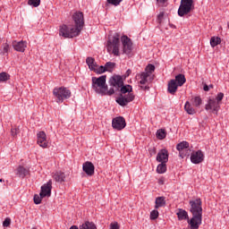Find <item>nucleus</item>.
Masks as SVG:
<instances>
[{
	"instance_id": "f257e3e1",
	"label": "nucleus",
	"mask_w": 229,
	"mask_h": 229,
	"mask_svg": "<svg viewBox=\"0 0 229 229\" xmlns=\"http://www.w3.org/2000/svg\"><path fill=\"white\" fill-rule=\"evenodd\" d=\"M72 21L74 22V26H67L63 24L59 29L60 37H64V38H73V37H78L80 33H81V30L85 26V19L83 17V13L76 12L72 15Z\"/></svg>"
},
{
	"instance_id": "f03ea898",
	"label": "nucleus",
	"mask_w": 229,
	"mask_h": 229,
	"mask_svg": "<svg viewBox=\"0 0 229 229\" xmlns=\"http://www.w3.org/2000/svg\"><path fill=\"white\" fill-rule=\"evenodd\" d=\"M133 91V88L130 84L124 85V83L120 87L117 92H120L118 98H116V103L120 105V106H126L128 103H131L133 99H135V95L131 93Z\"/></svg>"
},
{
	"instance_id": "7ed1b4c3",
	"label": "nucleus",
	"mask_w": 229,
	"mask_h": 229,
	"mask_svg": "<svg viewBox=\"0 0 229 229\" xmlns=\"http://www.w3.org/2000/svg\"><path fill=\"white\" fill-rule=\"evenodd\" d=\"M190 212L192 214L191 221H203V208H201V199L190 200Z\"/></svg>"
},
{
	"instance_id": "20e7f679",
	"label": "nucleus",
	"mask_w": 229,
	"mask_h": 229,
	"mask_svg": "<svg viewBox=\"0 0 229 229\" xmlns=\"http://www.w3.org/2000/svg\"><path fill=\"white\" fill-rule=\"evenodd\" d=\"M92 89L100 96H105L108 85H106V75H102L100 77H92Z\"/></svg>"
},
{
	"instance_id": "39448f33",
	"label": "nucleus",
	"mask_w": 229,
	"mask_h": 229,
	"mask_svg": "<svg viewBox=\"0 0 229 229\" xmlns=\"http://www.w3.org/2000/svg\"><path fill=\"white\" fill-rule=\"evenodd\" d=\"M120 37L119 33H115L113 36V38L107 41V51L108 53L114 55V56H119L121 55L119 52Z\"/></svg>"
},
{
	"instance_id": "423d86ee",
	"label": "nucleus",
	"mask_w": 229,
	"mask_h": 229,
	"mask_svg": "<svg viewBox=\"0 0 229 229\" xmlns=\"http://www.w3.org/2000/svg\"><path fill=\"white\" fill-rule=\"evenodd\" d=\"M53 94L56 98V103H64V99L71 98V90L65 87L55 88Z\"/></svg>"
},
{
	"instance_id": "0eeeda50",
	"label": "nucleus",
	"mask_w": 229,
	"mask_h": 229,
	"mask_svg": "<svg viewBox=\"0 0 229 229\" xmlns=\"http://www.w3.org/2000/svg\"><path fill=\"white\" fill-rule=\"evenodd\" d=\"M194 1L192 0H181V4L178 9L179 17H183L184 15H188L191 13L192 9L194 8Z\"/></svg>"
},
{
	"instance_id": "6e6552de",
	"label": "nucleus",
	"mask_w": 229,
	"mask_h": 229,
	"mask_svg": "<svg viewBox=\"0 0 229 229\" xmlns=\"http://www.w3.org/2000/svg\"><path fill=\"white\" fill-rule=\"evenodd\" d=\"M122 44H123V55H131V51H133V43L131 39L128 38V36H123L121 38Z\"/></svg>"
},
{
	"instance_id": "1a4fd4ad",
	"label": "nucleus",
	"mask_w": 229,
	"mask_h": 229,
	"mask_svg": "<svg viewBox=\"0 0 229 229\" xmlns=\"http://www.w3.org/2000/svg\"><path fill=\"white\" fill-rule=\"evenodd\" d=\"M205 108L208 112H211V114H215L216 115H217L219 108H221V105L219 104V102H216L215 98H209Z\"/></svg>"
},
{
	"instance_id": "9d476101",
	"label": "nucleus",
	"mask_w": 229,
	"mask_h": 229,
	"mask_svg": "<svg viewBox=\"0 0 229 229\" xmlns=\"http://www.w3.org/2000/svg\"><path fill=\"white\" fill-rule=\"evenodd\" d=\"M123 83L124 81L121 75H114L109 79V85L114 87L116 92L121 89V87H123Z\"/></svg>"
},
{
	"instance_id": "9b49d317",
	"label": "nucleus",
	"mask_w": 229,
	"mask_h": 229,
	"mask_svg": "<svg viewBox=\"0 0 229 229\" xmlns=\"http://www.w3.org/2000/svg\"><path fill=\"white\" fill-rule=\"evenodd\" d=\"M112 126L114 130H124L126 128V120L123 116H118L113 119Z\"/></svg>"
},
{
	"instance_id": "f8f14e48",
	"label": "nucleus",
	"mask_w": 229,
	"mask_h": 229,
	"mask_svg": "<svg viewBox=\"0 0 229 229\" xmlns=\"http://www.w3.org/2000/svg\"><path fill=\"white\" fill-rule=\"evenodd\" d=\"M53 189V182L49 180L47 183L41 186L39 196L41 198H51V190Z\"/></svg>"
},
{
	"instance_id": "ddd939ff",
	"label": "nucleus",
	"mask_w": 229,
	"mask_h": 229,
	"mask_svg": "<svg viewBox=\"0 0 229 229\" xmlns=\"http://www.w3.org/2000/svg\"><path fill=\"white\" fill-rule=\"evenodd\" d=\"M12 44L14 51H18V53H24V51H26V48L28 47V42L24 40L18 42L16 40H13Z\"/></svg>"
},
{
	"instance_id": "4468645a",
	"label": "nucleus",
	"mask_w": 229,
	"mask_h": 229,
	"mask_svg": "<svg viewBox=\"0 0 229 229\" xmlns=\"http://www.w3.org/2000/svg\"><path fill=\"white\" fill-rule=\"evenodd\" d=\"M203 160H205V155H203V152L201 150L191 153V162L192 164H201Z\"/></svg>"
},
{
	"instance_id": "2eb2a0df",
	"label": "nucleus",
	"mask_w": 229,
	"mask_h": 229,
	"mask_svg": "<svg viewBox=\"0 0 229 229\" xmlns=\"http://www.w3.org/2000/svg\"><path fill=\"white\" fill-rule=\"evenodd\" d=\"M96 167L90 161H87L82 165V171L86 173L88 176H94V171Z\"/></svg>"
},
{
	"instance_id": "dca6fc26",
	"label": "nucleus",
	"mask_w": 229,
	"mask_h": 229,
	"mask_svg": "<svg viewBox=\"0 0 229 229\" xmlns=\"http://www.w3.org/2000/svg\"><path fill=\"white\" fill-rule=\"evenodd\" d=\"M156 160L160 163L167 164L169 162V152L167 149H161L156 157Z\"/></svg>"
},
{
	"instance_id": "f3484780",
	"label": "nucleus",
	"mask_w": 229,
	"mask_h": 229,
	"mask_svg": "<svg viewBox=\"0 0 229 229\" xmlns=\"http://www.w3.org/2000/svg\"><path fill=\"white\" fill-rule=\"evenodd\" d=\"M37 137L38 146H40V148H47V138L46 132L41 131L38 132Z\"/></svg>"
},
{
	"instance_id": "a211bd4d",
	"label": "nucleus",
	"mask_w": 229,
	"mask_h": 229,
	"mask_svg": "<svg viewBox=\"0 0 229 229\" xmlns=\"http://www.w3.org/2000/svg\"><path fill=\"white\" fill-rule=\"evenodd\" d=\"M178 87L180 86L176 84V81H174V79L170 80L167 84L168 94L174 96V94H176V92L178 91Z\"/></svg>"
},
{
	"instance_id": "6ab92c4d",
	"label": "nucleus",
	"mask_w": 229,
	"mask_h": 229,
	"mask_svg": "<svg viewBox=\"0 0 229 229\" xmlns=\"http://www.w3.org/2000/svg\"><path fill=\"white\" fill-rule=\"evenodd\" d=\"M176 216L179 221H184V220H187L188 222L191 221V219H189V213H187L185 209L179 208L176 213Z\"/></svg>"
},
{
	"instance_id": "aec40b11",
	"label": "nucleus",
	"mask_w": 229,
	"mask_h": 229,
	"mask_svg": "<svg viewBox=\"0 0 229 229\" xmlns=\"http://www.w3.org/2000/svg\"><path fill=\"white\" fill-rule=\"evenodd\" d=\"M174 81L179 86L183 87L185 84V81H187V79H185V75L182 73H179L175 76V79H174Z\"/></svg>"
},
{
	"instance_id": "412c9836",
	"label": "nucleus",
	"mask_w": 229,
	"mask_h": 229,
	"mask_svg": "<svg viewBox=\"0 0 229 229\" xmlns=\"http://www.w3.org/2000/svg\"><path fill=\"white\" fill-rule=\"evenodd\" d=\"M53 178L58 183H62V182H65V174L63 172H55L53 174Z\"/></svg>"
},
{
	"instance_id": "4be33fe9",
	"label": "nucleus",
	"mask_w": 229,
	"mask_h": 229,
	"mask_svg": "<svg viewBox=\"0 0 229 229\" xmlns=\"http://www.w3.org/2000/svg\"><path fill=\"white\" fill-rule=\"evenodd\" d=\"M86 64L90 71H96V67H98V64H96V59H94L93 57H87Z\"/></svg>"
},
{
	"instance_id": "5701e85b",
	"label": "nucleus",
	"mask_w": 229,
	"mask_h": 229,
	"mask_svg": "<svg viewBox=\"0 0 229 229\" xmlns=\"http://www.w3.org/2000/svg\"><path fill=\"white\" fill-rule=\"evenodd\" d=\"M17 174L20 178H24L30 174V170L26 169L24 166L20 165L17 168Z\"/></svg>"
},
{
	"instance_id": "b1692460",
	"label": "nucleus",
	"mask_w": 229,
	"mask_h": 229,
	"mask_svg": "<svg viewBox=\"0 0 229 229\" xmlns=\"http://www.w3.org/2000/svg\"><path fill=\"white\" fill-rule=\"evenodd\" d=\"M155 208L165 207V197H157L155 201Z\"/></svg>"
},
{
	"instance_id": "393cba45",
	"label": "nucleus",
	"mask_w": 229,
	"mask_h": 229,
	"mask_svg": "<svg viewBox=\"0 0 229 229\" xmlns=\"http://www.w3.org/2000/svg\"><path fill=\"white\" fill-rule=\"evenodd\" d=\"M184 110L189 114V115H194L196 114V109L192 107L190 101H187L184 105Z\"/></svg>"
},
{
	"instance_id": "a878e982",
	"label": "nucleus",
	"mask_w": 229,
	"mask_h": 229,
	"mask_svg": "<svg viewBox=\"0 0 229 229\" xmlns=\"http://www.w3.org/2000/svg\"><path fill=\"white\" fill-rule=\"evenodd\" d=\"M191 105H193V106L199 108V106H201V104L203 103V100L201 99V97H192L191 99Z\"/></svg>"
},
{
	"instance_id": "bb28decb",
	"label": "nucleus",
	"mask_w": 229,
	"mask_h": 229,
	"mask_svg": "<svg viewBox=\"0 0 229 229\" xmlns=\"http://www.w3.org/2000/svg\"><path fill=\"white\" fill-rule=\"evenodd\" d=\"M80 229H98V227L94 222L86 221L81 225H80Z\"/></svg>"
},
{
	"instance_id": "cd10ccee",
	"label": "nucleus",
	"mask_w": 229,
	"mask_h": 229,
	"mask_svg": "<svg viewBox=\"0 0 229 229\" xmlns=\"http://www.w3.org/2000/svg\"><path fill=\"white\" fill-rule=\"evenodd\" d=\"M167 171V165L166 163H160L157 167V173L158 174H164Z\"/></svg>"
},
{
	"instance_id": "c85d7f7f",
	"label": "nucleus",
	"mask_w": 229,
	"mask_h": 229,
	"mask_svg": "<svg viewBox=\"0 0 229 229\" xmlns=\"http://www.w3.org/2000/svg\"><path fill=\"white\" fill-rule=\"evenodd\" d=\"M201 221L188 220V225H190L191 229H199V226H201Z\"/></svg>"
},
{
	"instance_id": "c756f323",
	"label": "nucleus",
	"mask_w": 229,
	"mask_h": 229,
	"mask_svg": "<svg viewBox=\"0 0 229 229\" xmlns=\"http://www.w3.org/2000/svg\"><path fill=\"white\" fill-rule=\"evenodd\" d=\"M176 149L182 153L183 149H189V142L187 141H182L176 146Z\"/></svg>"
},
{
	"instance_id": "7c9ffc66",
	"label": "nucleus",
	"mask_w": 229,
	"mask_h": 229,
	"mask_svg": "<svg viewBox=\"0 0 229 229\" xmlns=\"http://www.w3.org/2000/svg\"><path fill=\"white\" fill-rule=\"evenodd\" d=\"M148 78H149V73L146 72H141L140 81V85H146V83H148Z\"/></svg>"
},
{
	"instance_id": "2f4dec72",
	"label": "nucleus",
	"mask_w": 229,
	"mask_h": 229,
	"mask_svg": "<svg viewBox=\"0 0 229 229\" xmlns=\"http://www.w3.org/2000/svg\"><path fill=\"white\" fill-rule=\"evenodd\" d=\"M221 44V38L219 37H212L210 38V46L211 47H216V46H219Z\"/></svg>"
},
{
	"instance_id": "473e14b6",
	"label": "nucleus",
	"mask_w": 229,
	"mask_h": 229,
	"mask_svg": "<svg viewBox=\"0 0 229 229\" xmlns=\"http://www.w3.org/2000/svg\"><path fill=\"white\" fill-rule=\"evenodd\" d=\"M105 68L106 69V72H114V69H115V63L107 62L105 64Z\"/></svg>"
},
{
	"instance_id": "72a5a7b5",
	"label": "nucleus",
	"mask_w": 229,
	"mask_h": 229,
	"mask_svg": "<svg viewBox=\"0 0 229 229\" xmlns=\"http://www.w3.org/2000/svg\"><path fill=\"white\" fill-rule=\"evenodd\" d=\"M165 135H166L165 130L164 129L157 130L156 133V137L157 139H159V140H164V138L165 137Z\"/></svg>"
},
{
	"instance_id": "f704fd0d",
	"label": "nucleus",
	"mask_w": 229,
	"mask_h": 229,
	"mask_svg": "<svg viewBox=\"0 0 229 229\" xmlns=\"http://www.w3.org/2000/svg\"><path fill=\"white\" fill-rule=\"evenodd\" d=\"M8 51H10V45L8 43L3 44L2 49H1V55L4 56V55H8Z\"/></svg>"
},
{
	"instance_id": "c9c22d12",
	"label": "nucleus",
	"mask_w": 229,
	"mask_h": 229,
	"mask_svg": "<svg viewBox=\"0 0 229 229\" xmlns=\"http://www.w3.org/2000/svg\"><path fill=\"white\" fill-rule=\"evenodd\" d=\"M10 80V75L6 73L5 72H3L0 73V83H3L4 81H8Z\"/></svg>"
},
{
	"instance_id": "e433bc0d",
	"label": "nucleus",
	"mask_w": 229,
	"mask_h": 229,
	"mask_svg": "<svg viewBox=\"0 0 229 229\" xmlns=\"http://www.w3.org/2000/svg\"><path fill=\"white\" fill-rule=\"evenodd\" d=\"M28 4L30 6H34V8H37L38 6H40V0H29Z\"/></svg>"
},
{
	"instance_id": "4c0bfd02",
	"label": "nucleus",
	"mask_w": 229,
	"mask_h": 229,
	"mask_svg": "<svg viewBox=\"0 0 229 229\" xmlns=\"http://www.w3.org/2000/svg\"><path fill=\"white\" fill-rule=\"evenodd\" d=\"M21 133V129L19 127H13L11 129V135L12 137H17Z\"/></svg>"
},
{
	"instance_id": "58836bf2",
	"label": "nucleus",
	"mask_w": 229,
	"mask_h": 229,
	"mask_svg": "<svg viewBox=\"0 0 229 229\" xmlns=\"http://www.w3.org/2000/svg\"><path fill=\"white\" fill-rule=\"evenodd\" d=\"M94 72H96L97 74H103V72H106V68L103 65L99 66L98 68H95V70H93Z\"/></svg>"
},
{
	"instance_id": "ea45409f",
	"label": "nucleus",
	"mask_w": 229,
	"mask_h": 229,
	"mask_svg": "<svg viewBox=\"0 0 229 229\" xmlns=\"http://www.w3.org/2000/svg\"><path fill=\"white\" fill-rule=\"evenodd\" d=\"M44 197L38 195V194H35L34 195V203L35 205H40V203H42V199Z\"/></svg>"
},
{
	"instance_id": "a19ab883",
	"label": "nucleus",
	"mask_w": 229,
	"mask_h": 229,
	"mask_svg": "<svg viewBox=\"0 0 229 229\" xmlns=\"http://www.w3.org/2000/svg\"><path fill=\"white\" fill-rule=\"evenodd\" d=\"M150 219L155 221V219H158V210L154 209L150 212Z\"/></svg>"
},
{
	"instance_id": "79ce46f5",
	"label": "nucleus",
	"mask_w": 229,
	"mask_h": 229,
	"mask_svg": "<svg viewBox=\"0 0 229 229\" xmlns=\"http://www.w3.org/2000/svg\"><path fill=\"white\" fill-rule=\"evenodd\" d=\"M108 4H112L113 6H119L121 3H123V0H106Z\"/></svg>"
},
{
	"instance_id": "37998d69",
	"label": "nucleus",
	"mask_w": 229,
	"mask_h": 229,
	"mask_svg": "<svg viewBox=\"0 0 229 229\" xmlns=\"http://www.w3.org/2000/svg\"><path fill=\"white\" fill-rule=\"evenodd\" d=\"M225 98V94L223 92H220L216 95V98H214L216 103L221 105V101H223V98Z\"/></svg>"
},
{
	"instance_id": "c03bdc74",
	"label": "nucleus",
	"mask_w": 229,
	"mask_h": 229,
	"mask_svg": "<svg viewBox=\"0 0 229 229\" xmlns=\"http://www.w3.org/2000/svg\"><path fill=\"white\" fill-rule=\"evenodd\" d=\"M148 72V74H152L153 72H155V66L153 64H148L146 67V72Z\"/></svg>"
},
{
	"instance_id": "a18cd8bd",
	"label": "nucleus",
	"mask_w": 229,
	"mask_h": 229,
	"mask_svg": "<svg viewBox=\"0 0 229 229\" xmlns=\"http://www.w3.org/2000/svg\"><path fill=\"white\" fill-rule=\"evenodd\" d=\"M115 88H111L109 90H108V88L106 90V93H105V96H114V94H115Z\"/></svg>"
},
{
	"instance_id": "49530a36",
	"label": "nucleus",
	"mask_w": 229,
	"mask_h": 229,
	"mask_svg": "<svg viewBox=\"0 0 229 229\" xmlns=\"http://www.w3.org/2000/svg\"><path fill=\"white\" fill-rule=\"evenodd\" d=\"M158 6H167V2L169 0H156Z\"/></svg>"
},
{
	"instance_id": "de8ad7c7",
	"label": "nucleus",
	"mask_w": 229,
	"mask_h": 229,
	"mask_svg": "<svg viewBox=\"0 0 229 229\" xmlns=\"http://www.w3.org/2000/svg\"><path fill=\"white\" fill-rule=\"evenodd\" d=\"M10 225H12V219L10 218H5L4 221L3 222V226L8 228V226H10Z\"/></svg>"
},
{
	"instance_id": "09e8293b",
	"label": "nucleus",
	"mask_w": 229,
	"mask_h": 229,
	"mask_svg": "<svg viewBox=\"0 0 229 229\" xmlns=\"http://www.w3.org/2000/svg\"><path fill=\"white\" fill-rule=\"evenodd\" d=\"M164 12H161L158 15H157V22L158 24L162 23V21H164Z\"/></svg>"
},
{
	"instance_id": "8fccbe9b",
	"label": "nucleus",
	"mask_w": 229,
	"mask_h": 229,
	"mask_svg": "<svg viewBox=\"0 0 229 229\" xmlns=\"http://www.w3.org/2000/svg\"><path fill=\"white\" fill-rule=\"evenodd\" d=\"M110 229H119V224L117 222L111 223Z\"/></svg>"
},
{
	"instance_id": "3c124183",
	"label": "nucleus",
	"mask_w": 229,
	"mask_h": 229,
	"mask_svg": "<svg viewBox=\"0 0 229 229\" xmlns=\"http://www.w3.org/2000/svg\"><path fill=\"white\" fill-rule=\"evenodd\" d=\"M203 90L205 92H208V90H210V88L208 87V85L205 84L204 87H203Z\"/></svg>"
},
{
	"instance_id": "603ef678",
	"label": "nucleus",
	"mask_w": 229,
	"mask_h": 229,
	"mask_svg": "<svg viewBox=\"0 0 229 229\" xmlns=\"http://www.w3.org/2000/svg\"><path fill=\"white\" fill-rule=\"evenodd\" d=\"M165 182V179H164V178H160V179L158 180L159 185H164Z\"/></svg>"
},
{
	"instance_id": "864d4df0",
	"label": "nucleus",
	"mask_w": 229,
	"mask_h": 229,
	"mask_svg": "<svg viewBox=\"0 0 229 229\" xmlns=\"http://www.w3.org/2000/svg\"><path fill=\"white\" fill-rule=\"evenodd\" d=\"M140 88L142 89V90H149L148 86H141Z\"/></svg>"
},
{
	"instance_id": "5fc2aeb1",
	"label": "nucleus",
	"mask_w": 229,
	"mask_h": 229,
	"mask_svg": "<svg viewBox=\"0 0 229 229\" xmlns=\"http://www.w3.org/2000/svg\"><path fill=\"white\" fill-rule=\"evenodd\" d=\"M131 74V70H130V69L127 70V71H126V75H127V76H130Z\"/></svg>"
},
{
	"instance_id": "6e6d98bb",
	"label": "nucleus",
	"mask_w": 229,
	"mask_h": 229,
	"mask_svg": "<svg viewBox=\"0 0 229 229\" xmlns=\"http://www.w3.org/2000/svg\"><path fill=\"white\" fill-rule=\"evenodd\" d=\"M70 229H80L77 225H72Z\"/></svg>"
},
{
	"instance_id": "4d7b16f0",
	"label": "nucleus",
	"mask_w": 229,
	"mask_h": 229,
	"mask_svg": "<svg viewBox=\"0 0 229 229\" xmlns=\"http://www.w3.org/2000/svg\"><path fill=\"white\" fill-rule=\"evenodd\" d=\"M185 156H186V154L180 153V157H182V158H183V157H185Z\"/></svg>"
},
{
	"instance_id": "13d9d810",
	"label": "nucleus",
	"mask_w": 229,
	"mask_h": 229,
	"mask_svg": "<svg viewBox=\"0 0 229 229\" xmlns=\"http://www.w3.org/2000/svg\"><path fill=\"white\" fill-rule=\"evenodd\" d=\"M208 87H209V89H214V85H212V84H210V85L208 86Z\"/></svg>"
},
{
	"instance_id": "bf43d9fd",
	"label": "nucleus",
	"mask_w": 229,
	"mask_h": 229,
	"mask_svg": "<svg viewBox=\"0 0 229 229\" xmlns=\"http://www.w3.org/2000/svg\"><path fill=\"white\" fill-rule=\"evenodd\" d=\"M0 182H4V180H3V179H0Z\"/></svg>"
},
{
	"instance_id": "052dcab7",
	"label": "nucleus",
	"mask_w": 229,
	"mask_h": 229,
	"mask_svg": "<svg viewBox=\"0 0 229 229\" xmlns=\"http://www.w3.org/2000/svg\"><path fill=\"white\" fill-rule=\"evenodd\" d=\"M33 229H35V228H33Z\"/></svg>"
}]
</instances>
